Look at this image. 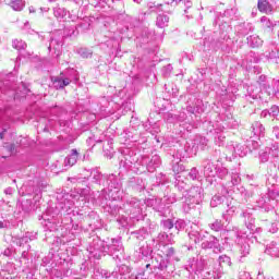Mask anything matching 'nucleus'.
<instances>
[{
    "instance_id": "obj_38",
    "label": "nucleus",
    "mask_w": 279,
    "mask_h": 279,
    "mask_svg": "<svg viewBox=\"0 0 279 279\" xmlns=\"http://www.w3.org/2000/svg\"><path fill=\"white\" fill-rule=\"evenodd\" d=\"M225 202V196L215 195L210 201V206L211 208H217V206H221Z\"/></svg>"
},
{
    "instance_id": "obj_3",
    "label": "nucleus",
    "mask_w": 279,
    "mask_h": 279,
    "mask_svg": "<svg viewBox=\"0 0 279 279\" xmlns=\"http://www.w3.org/2000/svg\"><path fill=\"white\" fill-rule=\"evenodd\" d=\"M206 236H208V234L202 231L192 230L189 232V239L192 243H202L201 247L203 250H214L215 254H219L221 252L219 239L213 235L208 236V239H206Z\"/></svg>"
},
{
    "instance_id": "obj_26",
    "label": "nucleus",
    "mask_w": 279,
    "mask_h": 279,
    "mask_svg": "<svg viewBox=\"0 0 279 279\" xmlns=\"http://www.w3.org/2000/svg\"><path fill=\"white\" fill-rule=\"evenodd\" d=\"M131 235L133 239H137L138 241H143L144 239H147L149 236V231L147 229L142 228L137 231L131 232Z\"/></svg>"
},
{
    "instance_id": "obj_36",
    "label": "nucleus",
    "mask_w": 279,
    "mask_h": 279,
    "mask_svg": "<svg viewBox=\"0 0 279 279\" xmlns=\"http://www.w3.org/2000/svg\"><path fill=\"white\" fill-rule=\"evenodd\" d=\"M156 25H157V27H160L161 29L163 27H167V25H169V16H167L165 14L158 15L157 21H156Z\"/></svg>"
},
{
    "instance_id": "obj_53",
    "label": "nucleus",
    "mask_w": 279,
    "mask_h": 279,
    "mask_svg": "<svg viewBox=\"0 0 279 279\" xmlns=\"http://www.w3.org/2000/svg\"><path fill=\"white\" fill-rule=\"evenodd\" d=\"M162 202L165 205L169 206V204H175V202H178V198H175V195L165 196Z\"/></svg>"
},
{
    "instance_id": "obj_1",
    "label": "nucleus",
    "mask_w": 279,
    "mask_h": 279,
    "mask_svg": "<svg viewBox=\"0 0 279 279\" xmlns=\"http://www.w3.org/2000/svg\"><path fill=\"white\" fill-rule=\"evenodd\" d=\"M203 125L210 134H217L215 142L217 145L221 146L223 145V141H226V136L221 134V132H223L226 128H234L236 123L232 118V113L228 112L227 114H222V122H204Z\"/></svg>"
},
{
    "instance_id": "obj_7",
    "label": "nucleus",
    "mask_w": 279,
    "mask_h": 279,
    "mask_svg": "<svg viewBox=\"0 0 279 279\" xmlns=\"http://www.w3.org/2000/svg\"><path fill=\"white\" fill-rule=\"evenodd\" d=\"M233 234L236 236L235 243L238 245V250L240 252L241 258H245V256H250L251 246H250V236L247 233L243 231H233Z\"/></svg>"
},
{
    "instance_id": "obj_22",
    "label": "nucleus",
    "mask_w": 279,
    "mask_h": 279,
    "mask_svg": "<svg viewBox=\"0 0 279 279\" xmlns=\"http://www.w3.org/2000/svg\"><path fill=\"white\" fill-rule=\"evenodd\" d=\"M24 191L27 195H32V193H35V195L40 194L43 189H47V184L39 183L38 187H32V185H23Z\"/></svg>"
},
{
    "instance_id": "obj_54",
    "label": "nucleus",
    "mask_w": 279,
    "mask_h": 279,
    "mask_svg": "<svg viewBox=\"0 0 279 279\" xmlns=\"http://www.w3.org/2000/svg\"><path fill=\"white\" fill-rule=\"evenodd\" d=\"M171 71H173V65L168 64V65L162 68V75L165 77H169L171 75Z\"/></svg>"
},
{
    "instance_id": "obj_11",
    "label": "nucleus",
    "mask_w": 279,
    "mask_h": 279,
    "mask_svg": "<svg viewBox=\"0 0 279 279\" xmlns=\"http://www.w3.org/2000/svg\"><path fill=\"white\" fill-rule=\"evenodd\" d=\"M247 90L248 95L253 99H260V101L267 104V96H265V90H263V87H256L254 85H251Z\"/></svg>"
},
{
    "instance_id": "obj_42",
    "label": "nucleus",
    "mask_w": 279,
    "mask_h": 279,
    "mask_svg": "<svg viewBox=\"0 0 279 279\" xmlns=\"http://www.w3.org/2000/svg\"><path fill=\"white\" fill-rule=\"evenodd\" d=\"M239 191H240L241 197H243L245 202H247V199H250V197H253L254 195V192L246 190L245 187H240Z\"/></svg>"
},
{
    "instance_id": "obj_57",
    "label": "nucleus",
    "mask_w": 279,
    "mask_h": 279,
    "mask_svg": "<svg viewBox=\"0 0 279 279\" xmlns=\"http://www.w3.org/2000/svg\"><path fill=\"white\" fill-rule=\"evenodd\" d=\"M279 114V107L274 105L270 109H269V117H278Z\"/></svg>"
},
{
    "instance_id": "obj_24",
    "label": "nucleus",
    "mask_w": 279,
    "mask_h": 279,
    "mask_svg": "<svg viewBox=\"0 0 279 279\" xmlns=\"http://www.w3.org/2000/svg\"><path fill=\"white\" fill-rule=\"evenodd\" d=\"M69 197H71L69 194H59L57 196V199L62 205L61 208H71L73 206V203L69 199Z\"/></svg>"
},
{
    "instance_id": "obj_15",
    "label": "nucleus",
    "mask_w": 279,
    "mask_h": 279,
    "mask_svg": "<svg viewBox=\"0 0 279 279\" xmlns=\"http://www.w3.org/2000/svg\"><path fill=\"white\" fill-rule=\"evenodd\" d=\"M257 206L264 208L267 213L274 208V199L269 197V194H265L257 201Z\"/></svg>"
},
{
    "instance_id": "obj_49",
    "label": "nucleus",
    "mask_w": 279,
    "mask_h": 279,
    "mask_svg": "<svg viewBox=\"0 0 279 279\" xmlns=\"http://www.w3.org/2000/svg\"><path fill=\"white\" fill-rule=\"evenodd\" d=\"M163 230H171L174 227V222L171 219L161 220Z\"/></svg>"
},
{
    "instance_id": "obj_55",
    "label": "nucleus",
    "mask_w": 279,
    "mask_h": 279,
    "mask_svg": "<svg viewBox=\"0 0 279 279\" xmlns=\"http://www.w3.org/2000/svg\"><path fill=\"white\" fill-rule=\"evenodd\" d=\"M199 175V171H197L196 168H192L187 174V178L190 180H197V177Z\"/></svg>"
},
{
    "instance_id": "obj_62",
    "label": "nucleus",
    "mask_w": 279,
    "mask_h": 279,
    "mask_svg": "<svg viewBox=\"0 0 279 279\" xmlns=\"http://www.w3.org/2000/svg\"><path fill=\"white\" fill-rule=\"evenodd\" d=\"M175 187L178 189V191H184V189H186V183H184V181H178L175 184Z\"/></svg>"
},
{
    "instance_id": "obj_37",
    "label": "nucleus",
    "mask_w": 279,
    "mask_h": 279,
    "mask_svg": "<svg viewBox=\"0 0 279 279\" xmlns=\"http://www.w3.org/2000/svg\"><path fill=\"white\" fill-rule=\"evenodd\" d=\"M216 175L217 178H219L220 180L226 179V175H228V169L223 166V163H219L218 168L216 170Z\"/></svg>"
},
{
    "instance_id": "obj_60",
    "label": "nucleus",
    "mask_w": 279,
    "mask_h": 279,
    "mask_svg": "<svg viewBox=\"0 0 279 279\" xmlns=\"http://www.w3.org/2000/svg\"><path fill=\"white\" fill-rule=\"evenodd\" d=\"M184 220H177L175 223H174V228L175 230H184Z\"/></svg>"
},
{
    "instance_id": "obj_17",
    "label": "nucleus",
    "mask_w": 279,
    "mask_h": 279,
    "mask_svg": "<svg viewBox=\"0 0 279 279\" xmlns=\"http://www.w3.org/2000/svg\"><path fill=\"white\" fill-rule=\"evenodd\" d=\"M130 206H131V213H133L134 217H136L137 215H141L143 213V206H145L143 204V202L138 201L137 198H132L129 202Z\"/></svg>"
},
{
    "instance_id": "obj_58",
    "label": "nucleus",
    "mask_w": 279,
    "mask_h": 279,
    "mask_svg": "<svg viewBox=\"0 0 279 279\" xmlns=\"http://www.w3.org/2000/svg\"><path fill=\"white\" fill-rule=\"evenodd\" d=\"M163 254L167 256V258H171L175 254V250L173 247H168L163 251Z\"/></svg>"
},
{
    "instance_id": "obj_13",
    "label": "nucleus",
    "mask_w": 279,
    "mask_h": 279,
    "mask_svg": "<svg viewBox=\"0 0 279 279\" xmlns=\"http://www.w3.org/2000/svg\"><path fill=\"white\" fill-rule=\"evenodd\" d=\"M52 84L57 90H62V88L71 84V78L65 77L64 73H61L59 76L54 77V80L52 81Z\"/></svg>"
},
{
    "instance_id": "obj_5",
    "label": "nucleus",
    "mask_w": 279,
    "mask_h": 279,
    "mask_svg": "<svg viewBox=\"0 0 279 279\" xmlns=\"http://www.w3.org/2000/svg\"><path fill=\"white\" fill-rule=\"evenodd\" d=\"M223 265L232 267V259L228 255H220L218 262L211 259L210 265L207 266L208 276H213L214 279H219L223 276Z\"/></svg>"
},
{
    "instance_id": "obj_46",
    "label": "nucleus",
    "mask_w": 279,
    "mask_h": 279,
    "mask_svg": "<svg viewBox=\"0 0 279 279\" xmlns=\"http://www.w3.org/2000/svg\"><path fill=\"white\" fill-rule=\"evenodd\" d=\"M260 23H263V25H265V27H276V25L278 24V22H274L271 20H269L267 16H263L260 19Z\"/></svg>"
},
{
    "instance_id": "obj_9",
    "label": "nucleus",
    "mask_w": 279,
    "mask_h": 279,
    "mask_svg": "<svg viewBox=\"0 0 279 279\" xmlns=\"http://www.w3.org/2000/svg\"><path fill=\"white\" fill-rule=\"evenodd\" d=\"M263 90L265 97H267V101H269L271 97H279V81H272L270 85H263Z\"/></svg>"
},
{
    "instance_id": "obj_2",
    "label": "nucleus",
    "mask_w": 279,
    "mask_h": 279,
    "mask_svg": "<svg viewBox=\"0 0 279 279\" xmlns=\"http://www.w3.org/2000/svg\"><path fill=\"white\" fill-rule=\"evenodd\" d=\"M105 252L111 256H116V258H119V256L123 254V244L121 243V239H112L109 245H106V243L98 240L94 243L90 254L94 258L99 259L106 255Z\"/></svg>"
},
{
    "instance_id": "obj_4",
    "label": "nucleus",
    "mask_w": 279,
    "mask_h": 279,
    "mask_svg": "<svg viewBox=\"0 0 279 279\" xmlns=\"http://www.w3.org/2000/svg\"><path fill=\"white\" fill-rule=\"evenodd\" d=\"M185 201L183 204L184 213H191L195 206L202 204L204 197V190L201 186H193L184 194Z\"/></svg>"
},
{
    "instance_id": "obj_28",
    "label": "nucleus",
    "mask_w": 279,
    "mask_h": 279,
    "mask_svg": "<svg viewBox=\"0 0 279 279\" xmlns=\"http://www.w3.org/2000/svg\"><path fill=\"white\" fill-rule=\"evenodd\" d=\"M238 32L242 36H247L250 32H254V26L252 25V23H243L239 25Z\"/></svg>"
},
{
    "instance_id": "obj_10",
    "label": "nucleus",
    "mask_w": 279,
    "mask_h": 279,
    "mask_svg": "<svg viewBox=\"0 0 279 279\" xmlns=\"http://www.w3.org/2000/svg\"><path fill=\"white\" fill-rule=\"evenodd\" d=\"M151 263L155 269H160L165 271V269H169V267H173L169 259L165 258L162 255H156L151 258Z\"/></svg>"
},
{
    "instance_id": "obj_59",
    "label": "nucleus",
    "mask_w": 279,
    "mask_h": 279,
    "mask_svg": "<svg viewBox=\"0 0 279 279\" xmlns=\"http://www.w3.org/2000/svg\"><path fill=\"white\" fill-rule=\"evenodd\" d=\"M267 76L265 75H260L257 80V84H259L260 88H263V86H267Z\"/></svg>"
},
{
    "instance_id": "obj_8",
    "label": "nucleus",
    "mask_w": 279,
    "mask_h": 279,
    "mask_svg": "<svg viewBox=\"0 0 279 279\" xmlns=\"http://www.w3.org/2000/svg\"><path fill=\"white\" fill-rule=\"evenodd\" d=\"M219 160L215 163L210 159H205L203 161L204 175L206 178H217V169L219 168Z\"/></svg>"
},
{
    "instance_id": "obj_52",
    "label": "nucleus",
    "mask_w": 279,
    "mask_h": 279,
    "mask_svg": "<svg viewBox=\"0 0 279 279\" xmlns=\"http://www.w3.org/2000/svg\"><path fill=\"white\" fill-rule=\"evenodd\" d=\"M36 239V234H32L29 232L25 233L23 238H21L20 243H28L29 241H34Z\"/></svg>"
},
{
    "instance_id": "obj_19",
    "label": "nucleus",
    "mask_w": 279,
    "mask_h": 279,
    "mask_svg": "<svg viewBox=\"0 0 279 279\" xmlns=\"http://www.w3.org/2000/svg\"><path fill=\"white\" fill-rule=\"evenodd\" d=\"M252 133L254 134L255 138H260L265 136V126L258 121L254 122L251 126Z\"/></svg>"
},
{
    "instance_id": "obj_29",
    "label": "nucleus",
    "mask_w": 279,
    "mask_h": 279,
    "mask_svg": "<svg viewBox=\"0 0 279 279\" xmlns=\"http://www.w3.org/2000/svg\"><path fill=\"white\" fill-rule=\"evenodd\" d=\"M52 11H53V15L56 16V19H64V16H66V14H69V11H66V9H64V7H60V4H56V7H53Z\"/></svg>"
},
{
    "instance_id": "obj_64",
    "label": "nucleus",
    "mask_w": 279,
    "mask_h": 279,
    "mask_svg": "<svg viewBox=\"0 0 279 279\" xmlns=\"http://www.w3.org/2000/svg\"><path fill=\"white\" fill-rule=\"evenodd\" d=\"M240 279H252V275H250L247 271H241Z\"/></svg>"
},
{
    "instance_id": "obj_25",
    "label": "nucleus",
    "mask_w": 279,
    "mask_h": 279,
    "mask_svg": "<svg viewBox=\"0 0 279 279\" xmlns=\"http://www.w3.org/2000/svg\"><path fill=\"white\" fill-rule=\"evenodd\" d=\"M269 256H272V258H279V247L276 242H271L265 251Z\"/></svg>"
},
{
    "instance_id": "obj_44",
    "label": "nucleus",
    "mask_w": 279,
    "mask_h": 279,
    "mask_svg": "<svg viewBox=\"0 0 279 279\" xmlns=\"http://www.w3.org/2000/svg\"><path fill=\"white\" fill-rule=\"evenodd\" d=\"M107 182L111 184V189H119V179L114 174H109Z\"/></svg>"
},
{
    "instance_id": "obj_48",
    "label": "nucleus",
    "mask_w": 279,
    "mask_h": 279,
    "mask_svg": "<svg viewBox=\"0 0 279 279\" xmlns=\"http://www.w3.org/2000/svg\"><path fill=\"white\" fill-rule=\"evenodd\" d=\"M234 210H236V207H231L229 208L226 214H222V218L226 219L227 221L232 220V215H234Z\"/></svg>"
},
{
    "instance_id": "obj_45",
    "label": "nucleus",
    "mask_w": 279,
    "mask_h": 279,
    "mask_svg": "<svg viewBox=\"0 0 279 279\" xmlns=\"http://www.w3.org/2000/svg\"><path fill=\"white\" fill-rule=\"evenodd\" d=\"M151 248L149 246V244H143L140 247V254H142V256H150L151 255Z\"/></svg>"
},
{
    "instance_id": "obj_56",
    "label": "nucleus",
    "mask_w": 279,
    "mask_h": 279,
    "mask_svg": "<svg viewBox=\"0 0 279 279\" xmlns=\"http://www.w3.org/2000/svg\"><path fill=\"white\" fill-rule=\"evenodd\" d=\"M277 182L276 174H269L266 181L268 186H274Z\"/></svg>"
},
{
    "instance_id": "obj_30",
    "label": "nucleus",
    "mask_w": 279,
    "mask_h": 279,
    "mask_svg": "<svg viewBox=\"0 0 279 279\" xmlns=\"http://www.w3.org/2000/svg\"><path fill=\"white\" fill-rule=\"evenodd\" d=\"M155 210L159 213L160 217H168L171 213V210L169 209V205L165 204L163 201L159 206L155 207Z\"/></svg>"
},
{
    "instance_id": "obj_41",
    "label": "nucleus",
    "mask_w": 279,
    "mask_h": 279,
    "mask_svg": "<svg viewBox=\"0 0 279 279\" xmlns=\"http://www.w3.org/2000/svg\"><path fill=\"white\" fill-rule=\"evenodd\" d=\"M210 230H214V232H220V230H223V223L221 220H215L214 222L209 223Z\"/></svg>"
},
{
    "instance_id": "obj_12",
    "label": "nucleus",
    "mask_w": 279,
    "mask_h": 279,
    "mask_svg": "<svg viewBox=\"0 0 279 279\" xmlns=\"http://www.w3.org/2000/svg\"><path fill=\"white\" fill-rule=\"evenodd\" d=\"M43 219L41 225L46 230H49V232H56V230H58L59 225L56 218H49V216L44 215Z\"/></svg>"
},
{
    "instance_id": "obj_35",
    "label": "nucleus",
    "mask_w": 279,
    "mask_h": 279,
    "mask_svg": "<svg viewBox=\"0 0 279 279\" xmlns=\"http://www.w3.org/2000/svg\"><path fill=\"white\" fill-rule=\"evenodd\" d=\"M159 166H160V157L154 156L150 162L147 165L146 169L150 173H154V171H156V167H159Z\"/></svg>"
},
{
    "instance_id": "obj_50",
    "label": "nucleus",
    "mask_w": 279,
    "mask_h": 279,
    "mask_svg": "<svg viewBox=\"0 0 279 279\" xmlns=\"http://www.w3.org/2000/svg\"><path fill=\"white\" fill-rule=\"evenodd\" d=\"M235 14H236V9H228L225 11L223 16L225 19H229V21H232Z\"/></svg>"
},
{
    "instance_id": "obj_31",
    "label": "nucleus",
    "mask_w": 279,
    "mask_h": 279,
    "mask_svg": "<svg viewBox=\"0 0 279 279\" xmlns=\"http://www.w3.org/2000/svg\"><path fill=\"white\" fill-rule=\"evenodd\" d=\"M266 58H268V60H276V62H278L279 60V50L278 47L272 45L269 50L268 53H266Z\"/></svg>"
},
{
    "instance_id": "obj_32",
    "label": "nucleus",
    "mask_w": 279,
    "mask_h": 279,
    "mask_svg": "<svg viewBox=\"0 0 279 279\" xmlns=\"http://www.w3.org/2000/svg\"><path fill=\"white\" fill-rule=\"evenodd\" d=\"M10 8L15 12H21L25 8V0H11L9 3Z\"/></svg>"
},
{
    "instance_id": "obj_14",
    "label": "nucleus",
    "mask_w": 279,
    "mask_h": 279,
    "mask_svg": "<svg viewBox=\"0 0 279 279\" xmlns=\"http://www.w3.org/2000/svg\"><path fill=\"white\" fill-rule=\"evenodd\" d=\"M48 50L53 51L56 58H60V53H62V40L51 37Z\"/></svg>"
},
{
    "instance_id": "obj_33",
    "label": "nucleus",
    "mask_w": 279,
    "mask_h": 279,
    "mask_svg": "<svg viewBox=\"0 0 279 279\" xmlns=\"http://www.w3.org/2000/svg\"><path fill=\"white\" fill-rule=\"evenodd\" d=\"M247 146H243L241 144H238L233 147L234 156H239L240 158H243L247 156Z\"/></svg>"
},
{
    "instance_id": "obj_40",
    "label": "nucleus",
    "mask_w": 279,
    "mask_h": 279,
    "mask_svg": "<svg viewBox=\"0 0 279 279\" xmlns=\"http://www.w3.org/2000/svg\"><path fill=\"white\" fill-rule=\"evenodd\" d=\"M12 45L14 49H17V51H23L24 49H27V44L23 41V39H14Z\"/></svg>"
},
{
    "instance_id": "obj_63",
    "label": "nucleus",
    "mask_w": 279,
    "mask_h": 279,
    "mask_svg": "<svg viewBox=\"0 0 279 279\" xmlns=\"http://www.w3.org/2000/svg\"><path fill=\"white\" fill-rule=\"evenodd\" d=\"M268 231L271 233V234H276V232H278V223L274 222L270 225V228L268 229Z\"/></svg>"
},
{
    "instance_id": "obj_23",
    "label": "nucleus",
    "mask_w": 279,
    "mask_h": 279,
    "mask_svg": "<svg viewBox=\"0 0 279 279\" xmlns=\"http://www.w3.org/2000/svg\"><path fill=\"white\" fill-rule=\"evenodd\" d=\"M247 45H250V47H253V49L263 47V39H260L258 35H251L250 37H247Z\"/></svg>"
},
{
    "instance_id": "obj_51",
    "label": "nucleus",
    "mask_w": 279,
    "mask_h": 279,
    "mask_svg": "<svg viewBox=\"0 0 279 279\" xmlns=\"http://www.w3.org/2000/svg\"><path fill=\"white\" fill-rule=\"evenodd\" d=\"M259 144L256 141V138H252L247 142V148L250 149V151H252V149H258Z\"/></svg>"
},
{
    "instance_id": "obj_27",
    "label": "nucleus",
    "mask_w": 279,
    "mask_h": 279,
    "mask_svg": "<svg viewBox=\"0 0 279 279\" xmlns=\"http://www.w3.org/2000/svg\"><path fill=\"white\" fill-rule=\"evenodd\" d=\"M157 241H159V243H162V245H169V243H173V235L160 232L157 236Z\"/></svg>"
},
{
    "instance_id": "obj_61",
    "label": "nucleus",
    "mask_w": 279,
    "mask_h": 279,
    "mask_svg": "<svg viewBox=\"0 0 279 279\" xmlns=\"http://www.w3.org/2000/svg\"><path fill=\"white\" fill-rule=\"evenodd\" d=\"M199 144L197 147L198 149H204V147H206L208 145V140H206L205 137H201L199 138Z\"/></svg>"
},
{
    "instance_id": "obj_47",
    "label": "nucleus",
    "mask_w": 279,
    "mask_h": 279,
    "mask_svg": "<svg viewBox=\"0 0 279 279\" xmlns=\"http://www.w3.org/2000/svg\"><path fill=\"white\" fill-rule=\"evenodd\" d=\"M77 52L81 58H90L93 56V51L88 48H81Z\"/></svg>"
},
{
    "instance_id": "obj_16",
    "label": "nucleus",
    "mask_w": 279,
    "mask_h": 279,
    "mask_svg": "<svg viewBox=\"0 0 279 279\" xmlns=\"http://www.w3.org/2000/svg\"><path fill=\"white\" fill-rule=\"evenodd\" d=\"M269 154H272L275 158L278 156V146L272 145V147H266L259 153L260 162H267L269 160Z\"/></svg>"
},
{
    "instance_id": "obj_39",
    "label": "nucleus",
    "mask_w": 279,
    "mask_h": 279,
    "mask_svg": "<svg viewBox=\"0 0 279 279\" xmlns=\"http://www.w3.org/2000/svg\"><path fill=\"white\" fill-rule=\"evenodd\" d=\"M89 178L93 180V182H96L97 184H101L104 174H101L99 170H92Z\"/></svg>"
},
{
    "instance_id": "obj_18",
    "label": "nucleus",
    "mask_w": 279,
    "mask_h": 279,
    "mask_svg": "<svg viewBox=\"0 0 279 279\" xmlns=\"http://www.w3.org/2000/svg\"><path fill=\"white\" fill-rule=\"evenodd\" d=\"M241 217H243L246 228L248 230H254V217H252V213H250V209L243 210Z\"/></svg>"
},
{
    "instance_id": "obj_21",
    "label": "nucleus",
    "mask_w": 279,
    "mask_h": 279,
    "mask_svg": "<svg viewBox=\"0 0 279 279\" xmlns=\"http://www.w3.org/2000/svg\"><path fill=\"white\" fill-rule=\"evenodd\" d=\"M257 8L259 12H263L264 14H269V12H272L274 10V7L271 3H269V0H258Z\"/></svg>"
},
{
    "instance_id": "obj_34",
    "label": "nucleus",
    "mask_w": 279,
    "mask_h": 279,
    "mask_svg": "<svg viewBox=\"0 0 279 279\" xmlns=\"http://www.w3.org/2000/svg\"><path fill=\"white\" fill-rule=\"evenodd\" d=\"M239 184H241V177L239 173H232L230 177V182H227L226 186L228 189H232V186H239Z\"/></svg>"
},
{
    "instance_id": "obj_43",
    "label": "nucleus",
    "mask_w": 279,
    "mask_h": 279,
    "mask_svg": "<svg viewBox=\"0 0 279 279\" xmlns=\"http://www.w3.org/2000/svg\"><path fill=\"white\" fill-rule=\"evenodd\" d=\"M171 3H175V5H178V3L180 5H184L185 7V14L189 12V8H191V5H193V3L191 2V0H172Z\"/></svg>"
},
{
    "instance_id": "obj_20",
    "label": "nucleus",
    "mask_w": 279,
    "mask_h": 279,
    "mask_svg": "<svg viewBox=\"0 0 279 279\" xmlns=\"http://www.w3.org/2000/svg\"><path fill=\"white\" fill-rule=\"evenodd\" d=\"M77 158H80L77 149H72L71 154L64 159V167H73V165H76Z\"/></svg>"
},
{
    "instance_id": "obj_6",
    "label": "nucleus",
    "mask_w": 279,
    "mask_h": 279,
    "mask_svg": "<svg viewBox=\"0 0 279 279\" xmlns=\"http://www.w3.org/2000/svg\"><path fill=\"white\" fill-rule=\"evenodd\" d=\"M211 259L206 256H197L193 257L187 262L186 270L190 274H202L204 269H208V265H210Z\"/></svg>"
}]
</instances>
